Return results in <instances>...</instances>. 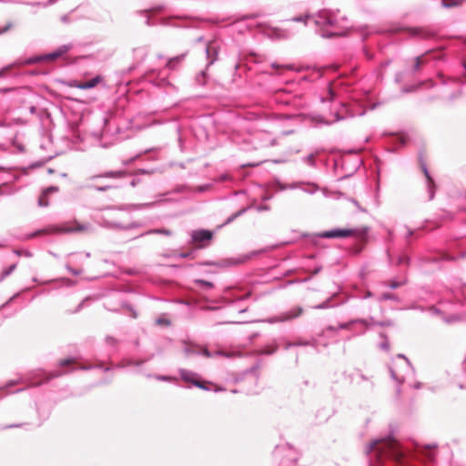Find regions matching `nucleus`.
Segmentation results:
<instances>
[{
    "mask_svg": "<svg viewBox=\"0 0 466 466\" xmlns=\"http://www.w3.org/2000/svg\"><path fill=\"white\" fill-rule=\"evenodd\" d=\"M312 18L317 27L316 31L320 36L329 38L343 34L344 25L341 24L345 19L339 18L337 13L321 10Z\"/></svg>",
    "mask_w": 466,
    "mask_h": 466,
    "instance_id": "1",
    "label": "nucleus"
},
{
    "mask_svg": "<svg viewBox=\"0 0 466 466\" xmlns=\"http://www.w3.org/2000/svg\"><path fill=\"white\" fill-rule=\"evenodd\" d=\"M366 451L367 453L375 452L378 456L390 457L397 461H400L404 456L399 443L391 437L371 441L367 446Z\"/></svg>",
    "mask_w": 466,
    "mask_h": 466,
    "instance_id": "2",
    "label": "nucleus"
},
{
    "mask_svg": "<svg viewBox=\"0 0 466 466\" xmlns=\"http://www.w3.org/2000/svg\"><path fill=\"white\" fill-rule=\"evenodd\" d=\"M89 225L87 224H79L78 222L75 221L72 223H67L64 225L63 227H54L51 229H40L33 232L32 234L28 235V238H32L37 236H40L42 234H47V233H76V232H82L89 229Z\"/></svg>",
    "mask_w": 466,
    "mask_h": 466,
    "instance_id": "3",
    "label": "nucleus"
},
{
    "mask_svg": "<svg viewBox=\"0 0 466 466\" xmlns=\"http://www.w3.org/2000/svg\"><path fill=\"white\" fill-rule=\"evenodd\" d=\"M397 358L399 361H395L393 363V366L390 368V372L392 380L401 383L405 380L406 373L410 372L412 368L410 361L404 355L399 354Z\"/></svg>",
    "mask_w": 466,
    "mask_h": 466,
    "instance_id": "4",
    "label": "nucleus"
},
{
    "mask_svg": "<svg viewBox=\"0 0 466 466\" xmlns=\"http://www.w3.org/2000/svg\"><path fill=\"white\" fill-rule=\"evenodd\" d=\"M183 352L186 357H191L194 355H203L207 358H213V357H218V356L231 358L236 355H238V353H229V352H226L223 350H216L214 352H210L207 349H200L199 347H198L196 345L188 344L186 342L184 343Z\"/></svg>",
    "mask_w": 466,
    "mask_h": 466,
    "instance_id": "5",
    "label": "nucleus"
},
{
    "mask_svg": "<svg viewBox=\"0 0 466 466\" xmlns=\"http://www.w3.org/2000/svg\"><path fill=\"white\" fill-rule=\"evenodd\" d=\"M116 216L114 213H107L106 215H103L97 219V223L104 228L110 229H124L127 230L133 228L137 227V224L132 223L129 225H124L121 222L116 219Z\"/></svg>",
    "mask_w": 466,
    "mask_h": 466,
    "instance_id": "6",
    "label": "nucleus"
},
{
    "mask_svg": "<svg viewBox=\"0 0 466 466\" xmlns=\"http://www.w3.org/2000/svg\"><path fill=\"white\" fill-rule=\"evenodd\" d=\"M213 233L207 229L194 230L191 233L192 241L199 247H205V243L211 240Z\"/></svg>",
    "mask_w": 466,
    "mask_h": 466,
    "instance_id": "7",
    "label": "nucleus"
},
{
    "mask_svg": "<svg viewBox=\"0 0 466 466\" xmlns=\"http://www.w3.org/2000/svg\"><path fill=\"white\" fill-rule=\"evenodd\" d=\"M353 229L334 228L323 231L319 234V237L323 238H344L353 235Z\"/></svg>",
    "mask_w": 466,
    "mask_h": 466,
    "instance_id": "8",
    "label": "nucleus"
},
{
    "mask_svg": "<svg viewBox=\"0 0 466 466\" xmlns=\"http://www.w3.org/2000/svg\"><path fill=\"white\" fill-rule=\"evenodd\" d=\"M302 313V309L300 307L294 308L290 309L289 311L281 313L279 316L270 318L268 322L269 323H276V322H283L288 321L290 319H293L297 317H299Z\"/></svg>",
    "mask_w": 466,
    "mask_h": 466,
    "instance_id": "9",
    "label": "nucleus"
},
{
    "mask_svg": "<svg viewBox=\"0 0 466 466\" xmlns=\"http://www.w3.org/2000/svg\"><path fill=\"white\" fill-rule=\"evenodd\" d=\"M179 374H180V377L183 380L187 381V382H191L192 384H194L195 386L200 388V389H203V390H208L203 384L202 382H200L199 380H196V376L197 374L192 372V371H189V370H184V369H181L179 370Z\"/></svg>",
    "mask_w": 466,
    "mask_h": 466,
    "instance_id": "10",
    "label": "nucleus"
},
{
    "mask_svg": "<svg viewBox=\"0 0 466 466\" xmlns=\"http://www.w3.org/2000/svg\"><path fill=\"white\" fill-rule=\"evenodd\" d=\"M262 32L271 39H281L288 37V33L286 31L277 27L266 26Z\"/></svg>",
    "mask_w": 466,
    "mask_h": 466,
    "instance_id": "11",
    "label": "nucleus"
},
{
    "mask_svg": "<svg viewBox=\"0 0 466 466\" xmlns=\"http://www.w3.org/2000/svg\"><path fill=\"white\" fill-rule=\"evenodd\" d=\"M127 176V172L124 170L107 171L99 175L91 176L88 180L94 181L96 178H122Z\"/></svg>",
    "mask_w": 466,
    "mask_h": 466,
    "instance_id": "12",
    "label": "nucleus"
},
{
    "mask_svg": "<svg viewBox=\"0 0 466 466\" xmlns=\"http://www.w3.org/2000/svg\"><path fill=\"white\" fill-rule=\"evenodd\" d=\"M70 48L71 45H63L59 46L56 50L46 54L44 56V59L50 61L56 60L58 57L62 56L64 54H66Z\"/></svg>",
    "mask_w": 466,
    "mask_h": 466,
    "instance_id": "13",
    "label": "nucleus"
},
{
    "mask_svg": "<svg viewBox=\"0 0 466 466\" xmlns=\"http://www.w3.org/2000/svg\"><path fill=\"white\" fill-rule=\"evenodd\" d=\"M421 168L423 170V173L427 179V187H428V192H429V199L431 200L434 197V183L433 180L428 171V168L425 164L421 165Z\"/></svg>",
    "mask_w": 466,
    "mask_h": 466,
    "instance_id": "14",
    "label": "nucleus"
},
{
    "mask_svg": "<svg viewBox=\"0 0 466 466\" xmlns=\"http://www.w3.org/2000/svg\"><path fill=\"white\" fill-rule=\"evenodd\" d=\"M100 81H101L100 76H96L88 81H86L84 83L77 85L76 86L79 89H90V88L95 87Z\"/></svg>",
    "mask_w": 466,
    "mask_h": 466,
    "instance_id": "15",
    "label": "nucleus"
},
{
    "mask_svg": "<svg viewBox=\"0 0 466 466\" xmlns=\"http://www.w3.org/2000/svg\"><path fill=\"white\" fill-rule=\"evenodd\" d=\"M465 0H442L441 5L444 8H453L461 6Z\"/></svg>",
    "mask_w": 466,
    "mask_h": 466,
    "instance_id": "16",
    "label": "nucleus"
},
{
    "mask_svg": "<svg viewBox=\"0 0 466 466\" xmlns=\"http://www.w3.org/2000/svg\"><path fill=\"white\" fill-rule=\"evenodd\" d=\"M41 374L45 375V380L37 381V382H33L32 383L33 385L38 386V385H40V384H42L44 382H46V381L50 380L53 378L60 376L62 373L61 372H52V373H49V374L46 375V373L41 372Z\"/></svg>",
    "mask_w": 466,
    "mask_h": 466,
    "instance_id": "17",
    "label": "nucleus"
},
{
    "mask_svg": "<svg viewBox=\"0 0 466 466\" xmlns=\"http://www.w3.org/2000/svg\"><path fill=\"white\" fill-rule=\"evenodd\" d=\"M354 322L360 323L366 327L378 326V324H376L377 321L373 318H370L369 319H355Z\"/></svg>",
    "mask_w": 466,
    "mask_h": 466,
    "instance_id": "18",
    "label": "nucleus"
},
{
    "mask_svg": "<svg viewBox=\"0 0 466 466\" xmlns=\"http://www.w3.org/2000/svg\"><path fill=\"white\" fill-rule=\"evenodd\" d=\"M355 320H352L350 322H347V323H342V324H339L338 328H335L333 326H329L326 330H330V331H337L338 329H347L350 328V326L352 324V323H355L354 322Z\"/></svg>",
    "mask_w": 466,
    "mask_h": 466,
    "instance_id": "19",
    "label": "nucleus"
},
{
    "mask_svg": "<svg viewBox=\"0 0 466 466\" xmlns=\"http://www.w3.org/2000/svg\"><path fill=\"white\" fill-rule=\"evenodd\" d=\"M48 194H46L45 191L42 192V194L38 198V205L40 207H47L49 205L48 199H47Z\"/></svg>",
    "mask_w": 466,
    "mask_h": 466,
    "instance_id": "20",
    "label": "nucleus"
},
{
    "mask_svg": "<svg viewBox=\"0 0 466 466\" xmlns=\"http://www.w3.org/2000/svg\"><path fill=\"white\" fill-rule=\"evenodd\" d=\"M425 63L422 56H417L414 58V64L412 66V71L416 72L420 69V66Z\"/></svg>",
    "mask_w": 466,
    "mask_h": 466,
    "instance_id": "21",
    "label": "nucleus"
},
{
    "mask_svg": "<svg viewBox=\"0 0 466 466\" xmlns=\"http://www.w3.org/2000/svg\"><path fill=\"white\" fill-rule=\"evenodd\" d=\"M247 211V208H242L240 209L239 211L234 213L233 215H231L230 217L228 218V219L226 220V224H229L231 223L232 221H234L238 217L241 216L242 214H244L245 212Z\"/></svg>",
    "mask_w": 466,
    "mask_h": 466,
    "instance_id": "22",
    "label": "nucleus"
},
{
    "mask_svg": "<svg viewBox=\"0 0 466 466\" xmlns=\"http://www.w3.org/2000/svg\"><path fill=\"white\" fill-rule=\"evenodd\" d=\"M16 268V265L15 264H13L11 266H9L7 268H5L3 272H2V279H5L6 278L7 276H9Z\"/></svg>",
    "mask_w": 466,
    "mask_h": 466,
    "instance_id": "23",
    "label": "nucleus"
},
{
    "mask_svg": "<svg viewBox=\"0 0 466 466\" xmlns=\"http://www.w3.org/2000/svg\"><path fill=\"white\" fill-rule=\"evenodd\" d=\"M184 56H185V55H181V56H176V57L171 58V59L167 62V66L169 68H172V67L174 66H173V64H174L175 62H180V61H182V60H183V58H184Z\"/></svg>",
    "mask_w": 466,
    "mask_h": 466,
    "instance_id": "24",
    "label": "nucleus"
},
{
    "mask_svg": "<svg viewBox=\"0 0 466 466\" xmlns=\"http://www.w3.org/2000/svg\"><path fill=\"white\" fill-rule=\"evenodd\" d=\"M87 187H90V188H94L97 191H100V192H105L108 189H111L114 187V186H111V185H105V186H101V187H93V186H87Z\"/></svg>",
    "mask_w": 466,
    "mask_h": 466,
    "instance_id": "25",
    "label": "nucleus"
},
{
    "mask_svg": "<svg viewBox=\"0 0 466 466\" xmlns=\"http://www.w3.org/2000/svg\"><path fill=\"white\" fill-rule=\"evenodd\" d=\"M396 296L391 293H384L380 296V300H395Z\"/></svg>",
    "mask_w": 466,
    "mask_h": 466,
    "instance_id": "26",
    "label": "nucleus"
},
{
    "mask_svg": "<svg viewBox=\"0 0 466 466\" xmlns=\"http://www.w3.org/2000/svg\"><path fill=\"white\" fill-rule=\"evenodd\" d=\"M15 253L16 255H18V256H25V257H27V258L32 257V253L29 250H19V249H16V250H15Z\"/></svg>",
    "mask_w": 466,
    "mask_h": 466,
    "instance_id": "27",
    "label": "nucleus"
},
{
    "mask_svg": "<svg viewBox=\"0 0 466 466\" xmlns=\"http://www.w3.org/2000/svg\"><path fill=\"white\" fill-rule=\"evenodd\" d=\"M309 18H310L309 15H299V16H295V17L291 18V21H293V22H306Z\"/></svg>",
    "mask_w": 466,
    "mask_h": 466,
    "instance_id": "28",
    "label": "nucleus"
},
{
    "mask_svg": "<svg viewBox=\"0 0 466 466\" xmlns=\"http://www.w3.org/2000/svg\"><path fill=\"white\" fill-rule=\"evenodd\" d=\"M197 283L208 289H211L213 287V284L211 282L203 279L197 280Z\"/></svg>",
    "mask_w": 466,
    "mask_h": 466,
    "instance_id": "29",
    "label": "nucleus"
},
{
    "mask_svg": "<svg viewBox=\"0 0 466 466\" xmlns=\"http://www.w3.org/2000/svg\"><path fill=\"white\" fill-rule=\"evenodd\" d=\"M287 449L289 450V448H288L287 446L277 447L275 450V453H274L275 456L279 457L283 453V451Z\"/></svg>",
    "mask_w": 466,
    "mask_h": 466,
    "instance_id": "30",
    "label": "nucleus"
},
{
    "mask_svg": "<svg viewBox=\"0 0 466 466\" xmlns=\"http://www.w3.org/2000/svg\"><path fill=\"white\" fill-rule=\"evenodd\" d=\"M156 322L158 325H169L170 324V321L167 319L164 318V317L158 318L156 320Z\"/></svg>",
    "mask_w": 466,
    "mask_h": 466,
    "instance_id": "31",
    "label": "nucleus"
},
{
    "mask_svg": "<svg viewBox=\"0 0 466 466\" xmlns=\"http://www.w3.org/2000/svg\"><path fill=\"white\" fill-rule=\"evenodd\" d=\"M125 308L127 309V311L130 313V315L132 316V318L136 319L137 314L135 310V309L130 306V305H126Z\"/></svg>",
    "mask_w": 466,
    "mask_h": 466,
    "instance_id": "32",
    "label": "nucleus"
},
{
    "mask_svg": "<svg viewBox=\"0 0 466 466\" xmlns=\"http://www.w3.org/2000/svg\"><path fill=\"white\" fill-rule=\"evenodd\" d=\"M403 285V282H399V281H390V284H389V287L390 289H397L400 286Z\"/></svg>",
    "mask_w": 466,
    "mask_h": 466,
    "instance_id": "33",
    "label": "nucleus"
},
{
    "mask_svg": "<svg viewBox=\"0 0 466 466\" xmlns=\"http://www.w3.org/2000/svg\"><path fill=\"white\" fill-rule=\"evenodd\" d=\"M399 264H408L409 263V258L405 255H402L399 258Z\"/></svg>",
    "mask_w": 466,
    "mask_h": 466,
    "instance_id": "34",
    "label": "nucleus"
},
{
    "mask_svg": "<svg viewBox=\"0 0 466 466\" xmlns=\"http://www.w3.org/2000/svg\"><path fill=\"white\" fill-rule=\"evenodd\" d=\"M106 342L108 344V345H115L116 344V339L111 336H107L106 338Z\"/></svg>",
    "mask_w": 466,
    "mask_h": 466,
    "instance_id": "35",
    "label": "nucleus"
},
{
    "mask_svg": "<svg viewBox=\"0 0 466 466\" xmlns=\"http://www.w3.org/2000/svg\"><path fill=\"white\" fill-rule=\"evenodd\" d=\"M44 191H45L46 194H49V193H53V192H56V191H58V187H54V186H52V187H49L46 188Z\"/></svg>",
    "mask_w": 466,
    "mask_h": 466,
    "instance_id": "36",
    "label": "nucleus"
},
{
    "mask_svg": "<svg viewBox=\"0 0 466 466\" xmlns=\"http://www.w3.org/2000/svg\"><path fill=\"white\" fill-rule=\"evenodd\" d=\"M376 324H378V326L385 327V326H391L392 322L390 320H386V321L376 322Z\"/></svg>",
    "mask_w": 466,
    "mask_h": 466,
    "instance_id": "37",
    "label": "nucleus"
},
{
    "mask_svg": "<svg viewBox=\"0 0 466 466\" xmlns=\"http://www.w3.org/2000/svg\"><path fill=\"white\" fill-rule=\"evenodd\" d=\"M314 155L313 154H310L309 155L308 157H306V161L309 164V165H313L314 164Z\"/></svg>",
    "mask_w": 466,
    "mask_h": 466,
    "instance_id": "38",
    "label": "nucleus"
},
{
    "mask_svg": "<svg viewBox=\"0 0 466 466\" xmlns=\"http://www.w3.org/2000/svg\"><path fill=\"white\" fill-rule=\"evenodd\" d=\"M380 349L383 350H389L390 349V344L388 341H383L380 343Z\"/></svg>",
    "mask_w": 466,
    "mask_h": 466,
    "instance_id": "39",
    "label": "nucleus"
},
{
    "mask_svg": "<svg viewBox=\"0 0 466 466\" xmlns=\"http://www.w3.org/2000/svg\"><path fill=\"white\" fill-rule=\"evenodd\" d=\"M157 379L158 380H163V381H170V380H174L173 378L168 377V376H157Z\"/></svg>",
    "mask_w": 466,
    "mask_h": 466,
    "instance_id": "40",
    "label": "nucleus"
},
{
    "mask_svg": "<svg viewBox=\"0 0 466 466\" xmlns=\"http://www.w3.org/2000/svg\"><path fill=\"white\" fill-rule=\"evenodd\" d=\"M149 233H161V234H165V235H170V232L167 229H157V230L150 231Z\"/></svg>",
    "mask_w": 466,
    "mask_h": 466,
    "instance_id": "41",
    "label": "nucleus"
},
{
    "mask_svg": "<svg viewBox=\"0 0 466 466\" xmlns=\"http://www.w3.org/2000/svg\"><path fill=\"white\" fill-rule=\"evenodd\" d=\"M268 209H269V208L267 205H260V206L257 207V210L259 212L268 210Z\"/></svg>",
    "mask_w": 466,
    "mask_h": 466,
    "instance_id": "42",
    "label": "nucleus"
},
{
    "mask_svg": "<svg viewBox=\"0 0 466 466\" xmlns=\"http://www.w3.org/2000/svg\"><path fill=\"white\" fill-rule=\"evenodd\" d=\"M66 268L73 274V275H79L81 273V270H76V269H74L72 268H70L69 266L66 267Z\"/></svg>",
    "mask_w": 466,
    "mask_h": 466,
    "instance_id": "43",
    "label": "nucleus"
},
{
    "mask_svg": "<svg viewBox=\"0 0 466 466\" xmlns=\"http://www.w3.org/2000/svg\"><path fill=\"white\" fill-rule=\"evenodd\" d=\"M72 362H73V360L71 359H66L60 362V366H66V365L71 364Z\"/></svg>",
    "mask_w": 466,
    "mask_h": 466,
    "instance_id": "44",
    "label": "nucleus"
},
{
    "mask_svg": "<svg viewBox=\"0 0 466 466\" xmlns=\"http://www.w3.org/2000/svg\"><path fill=\"white\" fill-rule=\"evenodd\" d=\"M12 26V24H8L5 27H1L0 28V35L5 33L7 30H9Z\"/></svg>",
    "mask_w": 466,
    "mask_h": 466,
    "instance_id": "45",
    "label": "nucleus"
},
{
    "mask_svg": "<svg viewBox=\"0 0 466 466\" xmlns=\"http://www.w3.org/2000/svg\"><path fill=\"white\" fill-rule=\"evenodd\" d=\"M365 114V110L364 109H360L358 110L357 112H354V113H351L350 116H362Z\"/></svg>",
    "mask_w": 466,
    "mask_h": 466,
    "instance_id": "46",
    "label": "nucleus"
},
{
    "mask_svg": "<svg viewBox=\"0 0 466 466\" xmlns=\"http://www.w3.org/2000/svg\"><path fill=\"white\" fill-rule=\"evenodd\" d=\"M329 307V303L328 301L324 302V303H321V304H319L317 305L315 308L316 309H326Z\"/></svg>",
    "mask_w": 466,
    "mask_h": 466,
    "instance_id": "47",
    "label": "nucleus"
},
{
    "mask_svg": "<svg viewBox=\"0 0 466 466\" xmlns=\"http://www.w3.org/2000/svg\"><path fill=\"white\" fill-rule=\"evenodd\" d=\"M212 49L215 51V48L213 46H208L206 47V53H207L208 57H209L210 52H211Z\"/></svg>",
    "mask_w": 466,
    "mask_h": 466,
    "instance_id": "48",
    "label": "nucleus"
},
{
    "mask_svg": "<svg viewBox=\"0 0 466 466\" xmlns=\"http://www.w3.org/2000/svg\"><path fill=\"white\" fill-rule=\"evenodd\" d=\"M275 351H276V348H273L272 350H264V351H263V354H268V355H269V354H272V353H273V352H275Z\"/></svg>",
    "mask_w": 466,
    "mask_h": 466,
    "instance_id": "49",
    "label": "nucleus"
},
{
    "mask_svg": "<svg viewBox=\"0 0 466 466\" xmlns=\"http://www.w3.org/2000/svg\"><path fill=\"white\" fill-rule=\"evenodd\" d=\"M457 319H458V318L456 316H452L450 319H446V321L447 322H452V321H455Z\"/></svg>",
    "mask_w": 466,
    "mask_h": 466,
    "instance_id": "50",
    "label": "nucleus"
},
{
    "mask_svg": "<svg viewBox=\"0 0 466 466\" xmlns=\"http://www.w3.org/2000/svg\"><path fill=\"white\" fill-rule=\"evenodd\" d=\"M137 157H133V158H131V159H129V160H127V161H125V162H124V164H125V165H128V164H130L132 161H134Z\"/></svg>",
    "mask_w": 466,
    "mask_h": 466,
    "instance_id": "51",
    "label": "nucleus"
},
{
    "mask_svg": "<svg viewBox=\"0 0 466 466\" xmlns=\"http://www.w3.org/2000/svg\"><path fill=\"white\" fill-rule=\"evenodd\" d=\"M412 234H413V231L409 229L408 233H407V238H410V236H412Z\"/></svg>",
    "mask_w": 466,
    "mask_h": 466,
    "instance_id": "52",
    "label": "nucleus"
},
{
    "mask_svg": "<svg viewBox=\"0 0 466 466\" xmlns=\"http://www.w3.org/2000/svg\"><path fill=\"white\" fill-rule=\"evenodd\" d=\"M329 93L330 95V99H332V97L334 96V93L331 88L329 89Z\"/></svg>",
    "mask_w": 466,
    "mask_h": 466,
    "instance_id": "53",
    "label": "nucleus"
},
{
    "mask_svg": "<svg viewBox=\"0 0 466 466\" xmlns=\"http://www.w3.org/2000/svg\"><path fill=\"white\" fill-rule=\"evenodd\" d=\"M189 255H190L189 253H182V254L180 255V257H182V258H187V257H189Z\"/></svg>",
    "mask_w": 466,
    "mask_h": 466,
    "instance_id": "54",
    "label": "nucleus"
},
{
    "mask_svg": "<svg viewBox=\"0 0 466 466\" xmlns=\"http://www.w3.org/2000/svg\"><path fill=\"white\" fill-rule=\"evenodd\" d=\"M353 203L355 204V206H356L360 210H361V208H360V207L359 203H358L356 200H353Z\"/></svg>",
    "mask_w": 466,
    "mask_h": 466,
    "instance_id": "55",
    "label": "nucleus"
},
{
    "mask_svg": "<svg viewBox=\"0 0 466 466\" xmlns=\"http://www.w3.org/2000/svg\"><path fill=\"white\" fill-rule=\"evenodd\" d=\"M147 25H150V17L148 15H147V21H146Z\"/></svg>",
    "mask_w": 466,
    "mask_h": 466,
    "instance_id": "56",
    "label": "nucleus"
},
{
    "mask_svg": "<svg viewBox=\"0 0 466 466\" xmlns=\"http://www.w3.org/2000/svg\"><path fill=\"white\" fill-rule=\"evenodd\" d=\"M14 427H19V425H9V426H5V429L14 428Z\"/></svg>",
    "mask_w": 466,
    "mask_h": 466,
    "instance_id": "57",
    "label": "nucleus"
},
{
    "mask_svg": "<svg viewBox=\"0 0 466 466\" xmlns=\"http://www.w3.org/2000/svg\"><path fill=\"white\" fill-rule=\"evenodd\" d=\"M215 60H216V58L211 59V60L208 62V65L213 64Z\"/></svg>",
    "mask_w": 466,
    "mask_h": 466,
    "instance_id": "58",
    "label": "nucleus"
},
{
    "mask_svg": "<svg viewBox=\"0 0 466 466\" xmlns=\"http://www.w3.org/2000/svg\"><path fill=\"white\" fill-rule=\"evenodd\" d=\"M427 448H429V449H431V448H436V445H435V444H434V445H429V446H427Z\"/></svg>",
    "mask_w": 466,
    "mask_h": 466,
    "instance_id": "59",
    "label": "nucleus"
},
{
    "mask_svg": "<svg viewBox=\"0 0 466 466\" xmlns=\"http://www.w3.org/2000/svg\"><path fill=\"white\" fill-rule=\"evenodd\" d=\"M35 108L34 106H32V107L30 108L31 113H34V112H35Z\"/></svg>",
    "mask_w": 466,
    "mask_h": 466,
    "instance_id": "60",
    "label": "nucleus"
},
{
    "mask_svg": "<svg viewBox=\"0 0 466 466\" xmlns=\"http://www.w3.org/2000/svg\"><path fill=\"white\" fill-rule=\"evenodd\" d=\"M272 67H274V68H278V67H279V66H277L276 64H272Z\"/></svg>",
    "mask_w": 466,
    "mask_h": 466,
    "instance_id": "61",
    "label": "nucleus"
},
{
    "mask_svg": "<svg viewBox=\"0 0 466 466\" xmlns=\"http://www.w3.org/2000/svg\"><path fill=\"white\" fill-rule=\"evenodd\" d=\"M162 8H163L162 6H158V7L157 8V11H161V10H162Z\"/></svg>",
    "mask_w": 466,
    "mask_h": 466,
    "instance_id": "62",
    "label": "nucleus"
},
{
    "mask_svg": "<svg viewBox=\"0 0 466 466\" xmlns=\"http://www.w3.org/2000/svg\"><path fill=\"white\" fill-rule=\"evenodd\" d=\"M420 387V383H418V384H416V385H415V388H417V389H419Z\"/></svg>",
    "mask_w": 466,
    "mask_h": 466,
    "instance_id": "63",
    "label": "nucleus"
},
{
    "mask_svg": "<svg viewBox=\"0 0 466 466\" xmlns=\"http://www.w3.org/2000/svg\"><path fill=\"white\" fill-rule=\"evenodd\" d=\"M296 187L295 186H289L287 188H295Z\"/></svg>",
    "mask_w": 466,
    "mask_h": 466,
    "instance_id": "64",
    "label": "nucleus"
}]
</instances>
